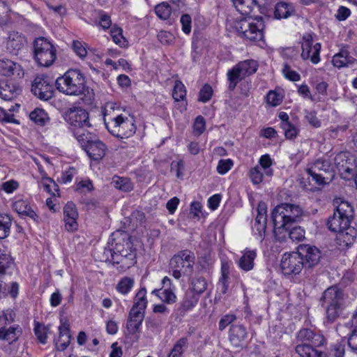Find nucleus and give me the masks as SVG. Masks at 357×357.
<instances>
[{
	"label": "nucleus",
	"instance_id": "62",
	"mask_svg": "<svg viewBox=\"0 0 357 357\" xmlns=\"http://www.w3.org/2000/svg\"><path fill=\"white\" fill-rule=\"evenodd\" d=\"M158 38L162 44L169 45L174 41V37L170 32L160 31L158 33Z\"/></svg>",
	"mask_w": 357,
	"mask_h": 357
},
{
	"label": "nucleus",
	"instance_id": "46",
	"mask_svg": "<svg viewBox=\"0 0 357 357\" xmlns=\"http://www.w3.org/2000/svg\"><path fill=\"white\" fill-rule=\"evenodd\" d=\"M187 344L188 339L186 337L180 338L174 345L168 357H180L184 351V347L187 346Z\"/></svg>",
	"mask_w": 357,
	"mask_h": 357
},
{
	"label": "nucleus",
	"instance_id": "27",
	"mask_svg": "<svg viewBox=\"0 0 357 357\" xmlns=\"http://www.w3.org/2000/svg\"><path fill=\"white\" fill-rule=\"evenodd\" d=\"M13 208L19 215L29 217L33 221L38 222V216L27 201L23 199L17 200L13 203Z\"/></svg>",
	"mask_w": 357,
	"mask_h": 357
},
{
	"label": "nucleus",
	"instance_id": "45",
	"mask_svg": "<svg viewBox=\"0 0 357 357\" xmlns=\"http://www.w3.org/2000/svg\"><path fill=\"white\" fill-rule=\"evenodd\" d=\"M113 183L116 188L124 192H130L132 190V183L128 178L119 176L114 177Z\"/></svg>",
	"mask_w": 357,
	"mask_h": 357
},
{
	"label": "nucleus",
	"instance_id": "32",
	"mask_svg": "<svg viewBox=\"0 0 357 357\" xmlns=\"http://www.w3.org/2000/svg\"><path fill=\"white\" fill-rule=\"evenodd\" d=\"M334 165L340 172L348 174L353 173L350 159L348 157V153L346 152H340L335 155L334 158Z\"/></svg>",
	"mask_w": 357,
	"mask_h": 357
},
{
	"label": "nucleus",
	"instance_id": "43",
	"mask_svg": "<svg viewBox=\"0 0 357 357\" xmlns=\"http://www.w3.org/2000/svg\"><path fill=\"white\" fill-rule=\"evenodd\" d=\"M334 213H340V215L343 216L349 220H351L354 215L353 208L347 202H341L337 206Z\"/></svg>",
	"mask_w": 357,
	"mask_h": 357
},
{
	"label": "nucleus",
	"instance_id": "58",
	"mask_svg": "<svg viewBox=\"0 0 357 357\" xmlns=\"http://www.w3.org/2000/svg\"><path fill=\"white\" fill-rule=\"evenodd\" d=\"M236 319V316L234 314H227L224 315L219 321V330L224 331L229 324Z\"/></svg>",
	"mask_w": 357,
	"mask_h": 357
},
{
	"label": "nucleus",
	"instance_id": "36",
	"mask_svg": "<svg viewBox=\"0 0 357 357\" xmlns=\"http://www.w3.org/2000/svg\"><path fill=\"white\" fill-rule=\"evenodd\" d=\"M208 283L203 276H195L190 283V291L200 296L207 289Z\"/></svg>",
	"mask_w": 357,
	"mask_h": 357
},
{
	"label": "nucleus",
	"instance_id": "26",
	"mask_svg": "<svg viewBox=\"0 0 357 357\" xmlns=\"http://www.w3.org/2000/svg\"><path fill=\"white\" fill-rule=\"evenodd\" d=\"M351 220L340 215V213H333L332 217L327 221L328 228L333 232L337 233L350 225Z\"/></svg>",
	"mask_w": 357,
	"mask_h": 357
},
{
	"label": "nucleus",
	"instance_id": "44",
	"mask_svg": "<svg viewBox=\"0 0 357 357\" xmlns=\"http://www.w3.org/2000/svg\"><path fill=\"white\" fill-rule=\"evenodd\" d=\"M13 265V259L10 255L3 253L0 250V275H3Z\"/></svg>",
	"mask_w": 357,
	"mask_h": 357
},
{
	"label": "nucleus",
	"instance_id": "2",
	"mask_svg": "<svg viewBox=\"0 0 357 357\" xmlns=\"http://www.w3.org/2000/svg\"><path fill=\"white\" fill-rule=\"evenodd\" d=\"M102 115L107 129L113 135L128 138L135 133L136 126L133 119L117 114L113 103L108 102L105 105Z\"/></svg>",
	"mask_w": 357,
	"mask_h": 357
},
{
	"label": "nucleus",
	"instance_id": "6",
	"mask_svg": "<svg viewBox=\"0 0 357 357\" xmlns=\"http://www.w3.org/2000/svg\"><path fill=\"white\" fill-rule=\"evenodd\" d=\"M195 263V256L192 251L184 250L178 252L173 256L169 262L172 276L178 280L182 275H191Z\"/></svg>",
	"mask_w": 357,
	"mask_h": 357
},
{
	"label": "nucleus",
	"instance_id": "28",
	"mask_svg": "<svg viewBox=\"0 0 357 357\" xmlns=\"http://www.w3.org/2000/svg\"><path fill=\"white\" fill-rule=\"evenodd\" d=\"M22 68L20 64L9 60H0V75L6 77H10L17 74L20 75Z\"/></svg>",
	"mask_w": 357,
	"mask_h": 357
},
{
	"label": "nucleus",
	"instance_id": "55",
	"mask_svg": "<svg viewBox=\"0 0 357 357\" xmlns=\"http://www.w3.org/2000/svg\"><path fill=\"white\" fill-rule=\"evenodd\" d=\"M261 167L256 166L250 170V177L254 184H259L263 180V173Z\"/></svg>",
	"mask_w": 357,
	"mask_h": 357
},
{
	"label": "nucleus",
	"instance_id": "35",
	"mask_svg": "<svg viewBox=\"0 0 357 357\" xmlns=\"http://www.w3.org/2000/svg\"><path fill=\"white\" fill-rule=\"evenodd\" d=\"M312 344L303 343L296 347V352L301 357H324V354L314 349Z\"/></svg>",
	"mask_w": 357,
	"mask_h": 357
},
{
	"label": "nucleus",
	"instance_id": "54",
	"mask_svg": "<svg viewBox=\"0 0 357 357\" xmlns=\"http://www.w3.org/2000/svg\"><path fill=\"white\" fill-rule=\"evenodd\" d=\"M305 238V231L301 227L289 229V238L293 241H301Z\"/></svg>",
	"mask_w": 357,
	"mask_h": 357
},
{
	"label": "nucleus",
	"instance_id": "10",
	"mask_svg": "<svg viewBox=\"0 0 357 357\" xmlns=\"http://www.w3.org/2000/svg\"><path fill=\"white\" fill-rule=\"evenodd\" d=\"M307 172L317 185L326 184L334 176L333 167L329 160L326 158L317 159L307 169Z\"/></svg>",
	"mask_w": 357,
	"mask_h": 357
},
{
	"label": "nucleus",
	"instance_id": "9",
	"mask_svg": "<svg viewBox=\"0 0 357 357\" xmlns=\"http://www.w3.org/2000/svg\"><path fill=\"white\" fill-rule=\"evenodd\" d=\"M257 62L253 59L245 60L239 62L227 73L229 82L228 89L233 91L241 82L247 76H250L257 70Z\"/></svg>",
	"mask_w": 357,
	"mask_h": 357
},
{
	"label": "nucleus",
	"instance_id": "49",
	"mask_svg": "<svg viewBox=\"0 0 357 357\" xmlns=\"http://www.w3.org/2000/svg\"><path fill=\"white\" fill-rule=\"evenodd\" d=\"M280 128L282 129L284 136L287 139H295L299 132V130L291 123H280Z\"/></svg>",
	"mask_w": 357,
	"mask_h": 357
},
{
	"label": "nucleus",
	"instance_id": "33",
	"mask_svg": "<svg viewBox=\"0 0 357 357\" xmlns=\"http://www.w3.org/2000/svg\"><path fill=\"white\" fill-rule=\"evenodd\" d=\"M146 294V289L144 287L141 288L135 296L134 304L130 311H132L135 312H139L142 313L143 314H145V310L146 308L148 303Z\"/></svg>",
	"mask_w": 357,
	"mask_h": 357
},
{
	"label": "nucleus",
	"instance_id": "17",
	"mask_svg": "<svg viewBox=\"0 0 357 357\" xmlns=\"http://www.w3.org/2000/svg\"><path fill=\"white\" fill-rule=\"evenodd\" d=\"M26 44L25 36L17 31H12L8 33L6 40L7 51L13 55H17L19 52L24 48Z\"/></svg>",
	"mask_w": 357,
	"mask_h": 357
},
{
	"label": "nucleus",
	"instance_id": "20",
	"mask_svg": "<svg viewBox=\"0 0 357 357\" xmlns=\"http://www.w3.org/2000/svg\"><path fill=\"white\" fill-rule=\"evenodd\" d=\"M336 243L340 248L344 249L349 248L354 243L357 236V230L350 225L337 233Z\"/></svg>",
	"mask_w": 357,
	"mask_h": 357
},
{
	"label": "nucleus",
	"instance_id": "11",
	"mask_svg": "<svg viewBox=\"0 0 357 357\" xmlns=\"http://www.w3.org/2000/svg\"><path fill=\"white\" fill-rule=\"evenodd\" d=\"M65 120L73 130L84 129L91 126L89 113L80 107L69 108L65 113Z\"/></svg>",
	"mask_w": 357,
	"mask_h": 357
},
{
	"label": "nucleus",
	"instance_id": "38",
	"mask_svg": "<svg viewBox=\"0 0 357 357\" xmlns=\"http://www.w3.org/2000/svg\"><path fill=\"white\" fill-rule=\"evenodd\" d=\"M274 229L273 232L275 239L279 242L285 241L289 238V229L291 226L284 222L278 223L273 222Z\"/></svg>",
	"mask_w": 357,
	"mask_h": 357
},
{
	"label": "nucleus",
	"instance_id": "12",
	"mask_svg": "<svg viewBox=\"0 0 357 357\" xmlns=\"http://www.w3.org/2000/svg\"><path fill=\"white\" fill-rule=\"evenodd\" d=\"M313 38L310 33L305 34L302 38L301 57L303 60L310 59L314 64H317L320 61L319 53L321 50V44L319 43L312 45Z\"/></svg>",
	"mask_w": 357,
	"mask_h": 357
},
{
	"label": "nucleus",
	"instance_id": "16",
	"mask_svg": "<svg viewBox=\"0 0 357 357\" xmlns=\"http://www.w3.org/2000/svg\"><path fill=\"white\" fill-rule=\"evenodd\" d=\"M298 254L303 261L305 268H311L317 265L321 258L320 250L315 246L310 245H300L298 247Z\"/></svg>",
	"mask_w": 357,
	"mask_h": 357
},
{
	"label": "nucleus",
	"instance_id": "60",
	"mask_svg": "<svg viewBox=\"0 0 357 357\" xmlns=\"http://www.w3.org/2000/svg\"><path fill=\"white\" fill-rule=\"evenodd\" d=\"M233 166V162L230 159L220 160L217 166V172L220 174H226Z\"/></svg>",
	"mask_w": 357,
	"mask_h": 357
},
{
	"label": "nucleus",
	"instance_id": "41",
	"mask_svg": "<svg viewBox=\"0 0 357 357\" xmlns=\"http://www.w3.org/2000/svg\"><path fill=\"white\" fill-rule=\"evenodd\" d=\"M11 224L9 215L0 214V239L5 238L9 235Z\"/></svg>",
	"mask_w": 357,
	"mask_h": 357
},
{
	"label": "nucleus",
	"instance_id": "14",
	"mask_svg": "<svg viewBox=\"0 0 357 357\" xmlns=\"http://www.w3.org/2000/svg\"><path fill=\"white\" fill-rule=\"evenodd\" d=\"M31 91L39 99L48 100L53 96L54 88L47 77L37 76L33 82Z\"/></svg>",
	"mask_w": 357,
	"mask_h": 357
},
{
	"label": "nucleus",
	"instance_id": "57",
	"mask_svg": "<svg viewBox=\"0 0 357 357\" xmlns=\"http://www.w3.org/2000/svg\"><path fill=\"white\" fill-rule=\"evenodd\" d=\"M282 73L284 77L291 81L296 82L301 79V75L295 70H291V67L287 63L283 66Z\"/></svg>",
	"mask_w": 357,
	"mask_h": 357
},
{
	"label": "nucleus",
	"instance_id": "39",
	"mask_svg": "<svg viewBox=\"0 0 357 357\" xmlns=\"http://www.w3.org/2000/svg\"><path fill=\"white\" fill-rule=\"evenodd\" d=\"M20 334L18 327L10 326L6 329L2 328L0 329V340L7 341L9 344L16 341Z\"/></svg>",
	"mask_w": 357,
	"mask_h": 357
},
{
	"label": "nucleus",
	"instance_id": "24",
	"mask_svg": "<svg viewBox=\"0 0 357 357\" xmlns=\"http://www.w3.org/2000/svg\"><path fill=\"white\" fill-rule=\"evenodd\" d=\"M71 335L69 325L62 323L59 327V337L54 340L55 347L59 351H64L70 344Z\"/></svg>",
	"mask_w": 357,
	"mask_h": 357
},
{
	"label": "nucleus",
	"instance_id": "64",
	"mask_svg": "<svg viewBox=\"0 0 357 357\" xmlns=\"http://www.w3.org/2000/svg\"><path fill=\"white\" fill-rule=\"evenodd\" d=\"M348 345L353 351H357V326L352 330L348 338Z\"/></svg>",
	"mask_w": 357,
	"mask_h": 357
},
{
	"label": "nucleus",
	"instance_id": "4",
	"mask_svg": "<svg viewBox=\"0 0 357 357\" xmlns=\"http://www.w3.org/2000/svg\"><path fill=\"white\" fill-rule=\"evenodd\" d=\"M322 305L326 306L325 324H333L344 309V294L337 287H331L324 291L321 297Z\"/></svg>",
	"mask_w": 357,
	"mask_h": 357
},
{
	"label": "nucleus",
	"instance_id": "30",
	"mask_svg": "<svg viewBox=\"0 0 357 357\" xmlns=\"http://www.w3.org/2000/svg\"><path fill=\"white\" fill-rule=\"evenodd\" d=\"M257 257L255 250L246 249L238 261V265L244 271H251L254 268V261Z\"/></svg>",
	"mask_w": 357,
	"mask_h": 357
},
{
	"label": "nucleus",
	"instance_id": "37",
	"mask_svg": "<svg viewBox=\"0 0 357 357\" xmlns=\"http://www.w3.org/2000/svg\"><path fill=\"white\" fill-rule=\"evenodd\" d=\"M73 135L83 149L96 138V135L86 130V128L73 130Z\"/></svg>",
	"mask_w": 357,
	"mask_h": 357
},
{
	"label": "nucleus",
	"instance_id": "63",
	"mask_svg": "<svg viewBox=\"0 0 357 357\" xmlns=\"http://www.w3.org/2000/svg\"><path fill=\"white\" fill-rule=\"evenodd\" d=\"M72 47L73 51L80 58L84 59L86 56L87 51L81 42L78 40L73 41Z\"/></svg>",
	"mask_w": 357,
	"mask_h": 357
},
{
	"label": "nucleus",
	"instance_id": "59",
	"mask_svg": "<svg viewBox=\"0 0 357 357\" xmlns=\"http://www.w3.org/2000/svg\"><path fill=\"white\" fill-rule=\"evenodd\" d=\"M160 297L163 302L168 304L174 303L176 301V296L170 287L165 289Z\"/></svg>",
	"mask_w": 357,
	"mask_h": 357
},
{
	"label": "nucleus",
	"instance_id": "22",
	"mask_svg": "<svg viewBox=\"0 0 357 357\" xmlns=\"http://www.w3.org/2000/svg\"><path fill=\"white\" fill-rule=\"evenodd\" d=\"M296 339L298 342H308L315 347L323 345L325 342L323 335L315 334L312 330L308 328L301 329L297 333Z\"/></svg>",
	"mask_w": 357,
	"mask_h": 357
},
{
	"label": "nucleus",
	"instance_id": "29",
	"mask_svg": "<svg viewBox=\"0 0 357 357\" xmlns=\"http://www.w3.org/2000/svg\"><path fill=\"white\" fill-rule=\"evenodd\" d=\"M20 92V88L12 82L0 83V98L4 100H13L19 95Z\"/></svg>",
	"mask_w": 357,
	"mask_h": 357
},
{
	"label": "nucleus",
	"instance_id": "5",
	"mask_svg": "<svg viewBox=\"0 0 357 357\" xmlns=\"http://www.w3.org/2000/svg\"><path fill=\"white\" fill-rule=\"evenodd\" d=\"M234 27L238 35L247 40L257 42L264 39L265 24L261 17L242 18L234 22Z\"/></svg>",
	"mask_w": 357,
	"mask_h": 357
},
{
	"label": "nucleus",
	"instance_id": "52",
	"mask_svg": "<svg viewBox=\"0 0 357 357\" xmlns=\"http://www.w3.org/2000/svg\"><path fill=\"white\" fill-rule=\"evenodd\" d=\"M155 13L162 20H167L171 14V8L167 3H162L155 8Z\"/></svg>",
	"mask_w": 357,
	"mask_h": 357
},
{
	"label": "nucleus",
	"instance_id": "31",
	"mask_svg": "<svg viewBox=\"0 0 357 357\" xmlns=\"http://www.w3.org/2000/svg\"><path fill=\"white\" fill-rule=\"evenodd\" d=\"M234 6L242 15H249L257 7L258 0H231Z\"/></svg>",
	"mask_w": 357,
	"mask_h": 357
},
{
	"label": "nucleus",
	"instance_id": "15",
	"mask_svg": "<svg viewBox=\"0 0 357 357\" xmlns=\"http://www.w3.org/2000/svg\"><path fill=\"white\" fill-rule=\"evenodd\" d=\"M257 211V215L252 226V231L255 236H256L257 238L262 242L266 236L267 223V207L266 203L260 202L258 204Z\"/></svg>",
	"mask_w": 357,
	"mask_h": 357
},
{
	"label": "nucleus",
	"instance_id": "34",
	"mask_svg": "<svg viewBox=\"0 0 357 357\" xmlns=\"http://www.w3.org/2000/svg\"><path fill=\"white\" fill-rule=\"evenodd\" d=\"M199 296L191 291L186 292L183 301L180 303L178 310L181 314H185L192 309L197 303Z\"/></svg>",
	"mask_w": 357,
	"mask_h": 357
},
{
	"label": "nucleus",
	"instance_id": "18",
	"mask_svg": "<svg viewBox=\"0 0 357 357\" xmlns=\"http://www.w3.org/2000/svg\"><path fill=\"white\" fill-rule=\"evenodd\" d=\"M248 337L245 327L242 324L232 325L229 331V340L236 348H242Z\"/></svg>",
	"mask_w": 357,
	"mask_h": 357
},
{
	"label": "nucleus",
	"instance_id": "56",
	"mask_svg": "<svg viewBox=\"0 0 357 357\" xmlns=\"http://www.w3.org/2000/svg\"><path fill=\"white\" fill-rule=\"evenodd\" d=\"M305 119L313 128H317L321 125V121L317 118L315 112L305 111Z\"/></svg>",
	"mask_w": 357,
	"mask_h": 357
},
{
	"label": "nucleus",
	"instance_id": "42",
	"mask_svg": "<svg viewBox=\"0 0 357 357\" xmlns=\"http://www.w3.org/2000/svg\"><path fill=\"white\" fill-rule=\"evenodd\" d=\"M134 279L130 277H124L120 280L116 285V290L122 294H127L133 287Z\"/></svg>",
	"mask_w": 357,
	"mask_h": 357
},
{
	"label": "nucleus",
	"instance_id": "51",
	"mask_svg": "<svg viewBox=\"0 0 357 357\" xmlns=\"http://www.w3.org/2000/svg\"><path fill=\"white\" fill-rule=\"evenodd\" d=\"M186 96L185 87L181 82L177 81L175 83L172 92V97L178 102L184 100Z\"/></svg>",
	"mask_w": 357,
	"mask_h": 357
},
{
	"label": "nucleus",
	"instance_id": "25",
	"mask_svg": "<svg viewBox=\"0 0 357 357\" xmlns=\"http://www.w3.org/2000/svg\"><path fill=\"white\" fill-rule=\"evenodd\" d=\"M144 314L139 312L130 311L126 323V329L129 334L135 335L139 333Z\"/></svg>",
	"mask_w": 357,
	"mask_h": 357
},
{
	"label": "nucleus",
	"instance_id": "7",
	"mask_svg": "<svg viewBox=\"0 0 357 357\" xmlns=\"http://www.w3.org/2000/svg\"><path fill=\"white\" fill-rule=\"evenodd\" d=\"M303 214V210L300 206L290 203H282L273 209L271 218L273 222H284L291 227L293 224L301 220Z\"/></svg>",
	"mask_w": 357,
	"mask_h": 357
},
{
	"label": "nucleus",
	"instance_id": "19",
	"mask_svg": "<svg viewBox=\"0 0 357 357\" xmlns=\"http://www.w3.org/2000/svg\"><path fill=\"white\" fill-rule=\"evenodd\" d=\"M63 215L66 229L68 231L77 230L78 213L74 203L68 202L65 205L63 208Z\"/></svg>",
	"mask_w": 357,
	"mask_h": 357
},
{
	"label": "nucleus",
	"instance_id": "8",
	"mask_svg": "<svg viewBox=\"0 0 357 357\" xmlns=\"http://www.w3.org/2000/svg\"><path fill=\"white\" fill-rule=\"evenodd\" d=\"M33 54L36 61L41 66H50L56 59V49L45 37H38L33 41Z\"/></svg>",
	"mask_w": 357,
	"mask_h": 357
},
{
	"label": "nucleus",
	"instance_id": "61",
	"mask_svg": "<svg viewBox=\"0 0 357 357\" xmlns=\"http://www.w3.org/2000/svg\"><path fill=\"white\" fill-rule=\"evenodd\" d=\"M205 120L204 117L202 116H199L195 119L194 125H193V130L194 133L197 135H200L205 130Z\"/></svg>",
	"mask_w": 357,
	"mask_h": 357
},
{
	"label": "nucleus",
	"instance_id": "21",
	"mask_svg": "<svg viewBox=\"0 0 357 357\" xmlns=\"http://www.w3.org/2000/svg\"><path fill=\"white\" fill-rule=\"evenodd\" d=\"M332 63L338 68L352 67L357 64V59L350 56V53L346 47H342L338 53L333 56Z\"/></svg>",
	"mask_w": 357,
	"mask_h": 357
},
{
	"label": "nucleus",
	"instance_id": "48",
	"mask_svg": "<svg viewBox=\"0 0 357 357\" xmlns=\"http://www.w3.org/2000/svg\"><path fill=\"white\" fill-rule=\"evenodd\" d=\"M290 15L289 4L284 2H280L276 4L274 11V16L276 19L287 18Z\"/></svg>",
	"mask_w": 357,
	"mask_h": 357
},
{
	"label": "nucleus",
	"instance_id": "50",
	"mask_svg": "<svg viewBox=\"0 0 357 357\" xmlns=\"http://www.w3.org/2000/svg\"><path fill=\"white\" fill-rule=\"evenodd\" d=\"M47 331L48 328L39 322H35L34 324V333L41 344H45L47 338Z\"/></svg>",
	"mask_w": 357,
	"mask_h": 357
},
{
	"label": "nucleus",
	"instance_id": "40",
	"mask_svg": "<svg viewBox=\"0 0 357 357\" xmlns=\"http://www.w3.org/2000/svg\"><path fill=\"white\" fill-rule=\"evenodd\" d=\"M29 118L35 123L40 126L45 125L50 120L49 116L45 110L40 108H36L32 111L29 114Z\"/></svg>",
	"mask_w": 357,
	"mask_h": 357
},
{
	"label": "nucleus",
	"instance_id": "3",
	"mask_svg": "<svg viewBox=\"0 0 357 357\" xmlns=\"http://www.w3.org/2000/svg\"><path fill=\"white\" fill-rule=\"evenodd\" d=\"M106 257L105 260L119 265L118 268L126 271L134 266L136 262V250L133 249L131 243L128 240H123V243H116L114 248L104 250Z\"/></svg>",
	"mask_w": 357,
	"mask_h": 357
},
{
	"label": "nucleus",
	"instance_id": "53",
	"mask_svg": "<svg viewBox=\"0 0 357 357\" xmlns=\"http://www.w3.org/2000/svg\"><path fill=\"white\" fill-rule=\"evenodd\" d=\"M212 95H213L212 87L209 84H206L204 85V86L202 88V89L199 91V101L202 102H206L211 100Z\"/></svg>",
	"mask_w": 357,
	"mask_h": 357
},
{
	"label": "nucleus",
	"instance_id": "47",
	"mask_svg": "<svg viewBox=\"0 0 357 357\" xmlns=\"http://www.w3.org/2000/svg\"><path fill=\"white\" fill-rule=\"evenodd\" d=\"M113 41L121 47L127 45V40L123 36V31L121 28L114 26L110 31Z\"/></svg>",
	"mask_w": 357,
	"mask_h": 357
},
{
	"label": "nucleus",
	"instance_id": "13",
	"mask_svg": "<svg viewBox=\"0 0 357 357\" xmlns=\"http://www.w3.org/2000/svg\"><path fill=\"white\" fill-rule=\"evenodd\" d=\"M280 266L282 273L289 275L298 274L304 267L303 261L298 252L285 253L282 256Z\"/></svg>",
	"mask_w": 357,
	"mask_h": 357
},
{
	"label": "nucleus",
	"instance_id": "1",
	"mask_svg": "<svg viewBox=\"0 0 357 357\" xmlns=\"http://www.w3.org/2000/svg\"><path fill=\"white\" fill-rule=\"evenodd\" d=\"M56 89L67 96L83 95L85 105H91L95 100L92 89L86 85V77L78 69H70L55 81Z\"/></svg>",
	"mask_w": 357,
	"mask_h": 357
},
{
	"label": "nucleus",
	"instance_id": "23",
	"mask_svg": "<svg viewBox=\"0 0 357 357\" xmlns=\"http://www.w3.org/2000/svg\"><path fill=\"white\" fill-rule=\"evenodd\" d=\"M106 149L105 144L96 138L84 149L89 157L93 160L102 159L105 155Z\"/></svg>",
	"mask_w": 357,
	"mask_h": 357
}]
</instances>
